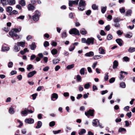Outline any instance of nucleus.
Listing matches in <instances>:
<instances>
[{
	"mask_svg": "<svg viewBox=\"0 0 135 135\" xmlns=\"http://www.w3.org/2000/svg\"><path fill=\"white\" fill-rule=\"evenodd\" d=\"M21 31V28H14L12 29L11 31L9 32V34L10 36L13 37L14 40L18 39L20 38L19 36L16 33L19 32Z\"/></svg>",
	"mask_w": 135,
	"mask_h": 135,
	"instance_id": "1",
	"label": "nucleus"
},
{
	"mask_svg": "<svg viewBox=\"0 0 135 135\" xmlns=\"http://www.w3.org/2000/svg\"><path fill=\"white\" fill-rule=\"evenodd\" d=\"M40 15V13L37 11H36L35 13V15L32 16L33 19L34 21H38Z\"/></svg>",
	"mask_w": 135,
	"mask_h": 135,
	"instance_id": "2",
	"label": "nucleus"
},
{
	"mask_svg": "<svg viewBox=\"0 0 135 135\" xmlns=\"http://www.w3.org/2000/svg\"><path fill=\"white\" fill-rule=\"evenodd\" d=\"M70 34H74L75 35H80L79 31L76 28H73L71 29L69 31Z\"/></svg>",
	"mask_w": 135,
	"mask_h": 135,
	"instance_id": "3",
	"label": "nucleus"
},
{
	"mask_svg": "<svg viewBox=\"0 0 135 135\" xmlns=\"http://www.w3.org/2000/svg\"><path fill=\"white\" fill-rule=\"evenodd\" d=\"M33 112V111L31 109H28L27 108H25V109L22 111L21 113V114L24 115H27L28 113H32Z\"/></svg>",
	"mask_w": 135,
	"mask_h": 135,
	"instance_id": "4",
	"label": "nucleus"
},
{
	"mask_svg": "<svg viewBox=\"0 0 135 135\" xmlns=\"http://www.w3.org/2000/svg\"><path fill=\"white\" fill-rule=\"evenodd\" d=\"M94 110V109H90L87 112H85V114L87 117H89L90 116L93 115Z\"/></svg>",
	"mask_w": 135,
	"mask_h": 135,
	"instance_id": "5",
	"label": "nucleus"
},
{
	"mask_svg": "<svg viewBox=\"0 0 135 135\" xmlns=\"http://www.w3.org/2000/svg\"><path fill=\"white\" fill-rule=\"evenodd\" d=\"M94 38L92 37L87 38L86 44L88 45H90L91 44L93 45L94 44Z\"/></svg>",
	"mask_w": 135,
	"mask_h": 135,
	"instance_id": "6",
	"label": "nucleus"
},
{
	"mask_svg": "<svg viewBox=\"0 0 135 135\" xmlns=\"http://www.w3.org/2000/svg\"><path fill=\"white\" fill-rule=\"evenodd\" d=\"M79 0H76L74 1H69V5L70 7H72L73 4L77 5L78 4Z\"/></svg>",
	"mask_w": 135,
	"mask_h": 135,
	"instance_id": "7",
	"label": "nucleus"
},
{
	"mask_svg": "<svg viewBox=\"0 0 135 135\" xmlns=\"http://www.w3.org/2000/svg\"><path fill=\"white\" fill-rule=\"evenodd\" d=\"M25 121V123L29 124L33 123L34 122V119L31 118L26 119Z\"/></svg>",
	"mask_w": 135,
	"mask_h": 135,
	"instance_id": "8",
	"label": "nucleus"
},
{
	"mask_svg": "<svg viewBox=\"0 0 135 135\" xmlns=\"http://www.w3.org/2000/svg\"><path fill=\"white\" fill-rule=\"evenodd\" d=\"M93 125L96 127L99 125V122L97 119H94L92 122Z\"/></svg>",
	"mask_w": 135,
	"mask_h": 135,
	"instance_id": "9",
	"label": "nucleus"
},
{
	"mask_svg": "<svg viewBox=\"0 0 135 135\" xmlns=\"http://www.w3.org/2000/svg\"><path fill=\"white\" fill-rule=\"evenodd\" d=\"M18 46L17 43L15 44L14 47V50L15 52H18L20 50V48Z\"/></svg>",
	"mask_w": 135,
	"mask_h": 135,
	"instance_id": "10",
	"label": "nucleus"
},
{
	"mask_svg": "<svg viewBox=\"0 0 135 135\" xmlns=\"http://www.w3.org/2000/svg\"><path fill=\"white\" fill-rule=\"evenodd\" d=\"M36 73L35 71H33L29 72L27 75L28 78H30L33 76L34 74Z\"/></svg>",
	"mask_w": 135,
	"mask_h": 135,
	"instance_id": "11",
	"label": "nucleus"
},
{
	"mask_svg": "<svg viewBox=\"0 0 135 135\" xmlns=\"http://www.w3.org/2000/svg\"><path fill=\"white\" fill-rule=\"evenodd\" d=\"M118 65V61L116 60H114L113 62V68L114 69H116L117 68Z\"/></svg>",
	"mask_w": 135,
	"mask_h": 135,
	"instance_id": "12",
	"label": "nucleus"
},
{
	"mask_svg": "<svg viewBox=\"0 0 135 135\" xmlns=\"http://www.w3.org/2000/svg\"><path fill=\"white\" fill-rule=\"evenodd\" d=\"M58 98V95L56 93H54L52 94V96L51 97V100L52 101H54V100L53 99V98H55L57 99Z\"/></svg>",
	"mask_w": 135,
	"mask_h": 135,
	"instance_id": "13",
	"label": "nucleus"
},
{
	"mask_svg": "<svg viewBox=\"0 0 135 135\" xmlns=\"http://www.w3.org/2000/svg\"><path fill=\"white\" fill-rule=\"evenodd\" d=\"M115 41L117 43H118L120 46H122L123 41L121 39L118 38Z\"/></svg>",
	"mask_w": 135,
	"mask_h": 135,
	"instance_id": "14",
	"label": "nucleus"
},
{
	"mask_svg": "<svg viewBox=\"0 0 135 135\" xmlns=\"http://www.w3.org/2000/svg\"><path fill=\"white\" fill-rule=\"evenodd\" d=\"M17 44L19 46L24 47L25 46V41H21L18 42Z\"/></svg>",
	"mask_w": 135,
	"mask_h": 135,
	"instance_id": "15",
	"label": "nucleus"
},
{
	"mask_svg": "<svg viewBox=\"0 0 135 135\" xmlns=\"http://www.w3.org/2000/svg\"><path fill=\"white\" fill-rule=\"evenodd\" d=\"M29 11H32L35 9V7L31 4H29L27 7Z\"/></svg>",
	"mask_w": 135,
	"mask_h": 135,
	"instance_id": "16",
	"label": "nucleus"
},
{
	"mask_svg": "<svg viewBox=\"0 0 135 135\" xmlns=\"http://www.w3.org/2000/svg\"><path fill=\"white\" fill-rule=\"evenodd\" d=\"M99 53L100 54H105V50L102 47H100L98 49Z\"/></svg>",
	"mask_w": 135,
	"mask_h": 135,
	"instance_id": "17",
	"label": "nucleus"
},
{
	"mask_svg": "<svg viewBox=\"0 0 135 135\" xmlns=\"http://www.w3.org/2000/svg\"><path fill=\"white\" fill-rule=\"evenodd\" d=\"M1 1L2 5L4 6H6L8 3V1L7 0H1Z\"/></svg>",
	"mask_w": 135,
	"mask_h": 135,
	"instance_id": "18",
	"label": "nucleus"
},
{
	"mask_svg": "<svg viewBox=\"0 0 135 135\" xmlns=\"http://www.w3.org/2000/svg\"><path fill=\"white\" fill-rule=\"evenodd\" d=\"M80 32L81 34L83 35H85L87 33V31L84 28L81 29L80 30Z\"/></svg>",
	"mask_w": 135,
	"mask_h": 135,
	"instance_id": "19",
	"label": "nucleus"
},
{
	"mask_svg": "<svg viewBox=\"0 0 135 135\" xmlns=\"http://www.w3.org/2000/svg\"><path fill=\"white\" fill-rule=\"evenodd\" d=\"M8 112L9 113L11 114H12L14 113L15 111L14 109L12 107L9 108Z\"/></svg>",
	"mask_w": 135,
	"mask_h": 135,
	"instance_id": "20",
	"label": "nucleus"
},
{
	"mask_svg": "<svg viewBox=\"0 0 135 135\" xmlns=\"http://www.w3.org/2000/svg\"><path fill=\"white\" fill-rule=\"evenodd\" d=\"M86 5L85 1L83 0H80L79 2V5H81L84 7Z\"/></svg>",
	"mask_w": 135,
	"mask_h": 135,
	"instance_id": "21",
	"label": "nucleus"
},
{
	"mask_svg": "<svg viewBox=\"0 0 135 135\" xmlns=\"http://www.w3.org/2000/svg\"><path fill=\"white\" fill-rule=\"evenodd\" d=\"M30 47L31 50H34L36 47V46L35 43L34 42H33L32 43V44L30 45Z\"/></svg>",
	"mask_w": 135,
	"mask_h": 135,
	"instance_id": "22",
	"label": "nucleus"
},
{
	"mask_svg": "<svg viewBox=\"0 0 135 135\" xmlns=\"http://www.w3.org/2000/svg\"><path fill=\"white\" fill-rule=\"evenodd\" d=\"M12 10V8L11 7L8 6L6 7V11L9 13V15H10V13L11 12V11Z\"/></svg>",
	"mask_w": 135,
	"mask_h": 135,
	"instance_id": "23",
	"label": "nucleus"
},
{
	"mask_svg": "<svg viewBox=\"0 0 135 135\" xmlns=\"http://www.w3.org/2000/svg\"><path fill=\"white\" fill-rule=\"evenodd\" d=\"M94 55V54L93 52L92 51H90L86 53L85 54V56L87 57H90L91 56H93Z\"/></svg>",
	"mask_w": 135,
	"mask_h": 135,
	"instance_id": "24",
	"label": "nucleus"
},
{
	"mask_svg": "<svg viewBox=\"0 0 135 135\" xmlns=\"http://www.w3.org/2000/svg\"><path fill=\"white\" fill-rule=\"evenodd\" d=\"M42 123L40 121H38L37 122V126L36 127V128L38 129L40 128L42 125Z\"/></svg>",
	"mask_w": 135,
	"mask_h": 135,
	"instance_id": "25",
	"label": "nucleus"
},
{
	"mask_svg": "<svg viewBox=\"0 0 135 135\" xmlns=\"http://www.w3.org/2000/svg\"><path fill=\"white\" fill-rule=\"evenodd\" d=\"M60 61V59H54L52 60L53 63L54 64H58L59 62Z\"/></svg>",
	"mask_w": 135,
	"mask_h": 135,
	"instance_id": "26",
	"label": "nucleus"
},
{
	"mask_svg": "<svg viewBox=\"0 0 135 135\" xmlns=\"http://www.w3.org/2000/svg\"><path fill=\"white\" fill-rule=\"evenodd\" d=\"M9 47H8L3 46L2 48V50L3 51H7L9 50Z\"/></svg>",
	"mask_w": 135,
	"mask_h": 135,
	"instance_id": "27",
	"label": "nucleus"
},
{
	"mask_svg": "<svg viewBox=\"0 0 135 135\" xmlns=\"http://www.w3.org/2000/svg\"><path fill=\"white\" fill-rule=\"evenodd\" d=\"M8 3L10 5H13L16 4V1L15 0H9L8 1Z\"/></svg>",
	"mask_w": 135,
	"mask_h": 135,
	"instance_id": "28",
	"label": "nucleus"
},
{
	"mask_svg": "<svg viewBox=\"0 0 135 135\" xmlns=\"http://www.w3.org/2000/svg\"><path fill=\"white\" fill-rule=\"evenodd\" d=\"M125 36L126 38H130L132 36V33L131 32H130L129 33L126 34Z\"/></svg>",
	"mask_w": 135,
	"mask_h": 135,
	"instance_id": "29",
	"label": "nucleus"
},
{
	"mask_svg": "<svg viewBox=\"0 0 135 135\" xmlns=\"http://www.w3.org/2000/svg\"><path fill=\"white\" fill-rule=\"evenodd\" d=\"M120 87L123 88H125L126 87V85L125 83L123 82H121L120 83Z\"/></svg>",
	"mask_w": 135,
	"mask_h": 135,
	"instance_id": "30",
	"label": "nucleus"
},
{
	"mask_svg": "<svg viewBox=\"0 0 135 135\" xmlns=\"http://www.w3.org/2000/svg\"><path fill=\"white\" fill-rule=\"evenodd\" d=\"M51 53L53 55L56 54L57 53V51L56 49H53L51 51Z\"/></svg>",
	"mask_w": 135,
	"mask_h": 135,
	"instance_id": "31",
	"label": "nucleus"
},
{
	"mask_svg": "<svg viewBox=\"0 0 135 135\" xmlns=\"http://www.w3.org/2000/svg\"><path fill=\"white\" fill-rule=\"evenodd\" d=\"M85 69L84 68H82L80 70V73L81 75H84V74Z\"/></svg>",
	"mask_w": 135,
	"mask_h": 135,
	"instance_id": "32",
	"label": "nucleus"
},
{
	"mask_svg": "<svg viewBox=\"0 0 135 135\" xmlns=\"http://www.w3.org/2000/svg\"><path fill=\"white\" fill-rule=\"evenodd\" d=\"M101 12L102 13H104L107 9V7L105 6L104 7H101Z\"/></svg>",
	"mask_w": 135,
	"mask_h": 135,
	"instance_id": "33",
	"label": "nucleus"
},
{
	"mask_svg": "<svg viewBox=\"0 0 135 135\" xmlns=\"http://www.w3.org/2000/svg\"><path fill=\"white\" fill-rule=\"evenodd\" d=\"M128 51L129 52H133L135 51V47H130L128 50Z\"/></svg>",
	"mask_w": 135,
	"mask_h": 135,
	"instance_id": "34",
	"label": "nucleus"
},
{
	"mask_svg": "<svg viewBox=\"0 0 135 135\" xmlns=\"http://www.w3.org/2000/svg\"><path fill=\"white\" fill-rule=\"evenodd\" d=\"M86 132L85 130L83 129H81V131L79 133V134L80 135H81L83 134H85L86 133Z\"/></svg>",
	"mask_w": 135,
	"mask_h": 135,
	"instance_id": "35",
	"label": "nucleus"
},
{
	"mask_svg": "<svg viewBox=\"0 0 135 135\" xmlns=\"http://www.w3.org/2000/svg\"><path fill=\"white\" fill-rule=\"evenodd\" d=\"M123 61L125 62H128L129 60V59L128 57L127 56H125L123 58Z\"/></svg>",
	"mask_w": 135,
	"mask_h": 135,
	"instance_id": "36",
	"label": "nucleus"
},
{
	"mask_svg": "<svg viewBox=\"0 0 135 135\" xmlns=\"http://www.w3.org/2000/svg\"><path fill=\"white\" fill-rule=\"evenodd\" d=\"M132 13L131 10L129 9L127 10L126 13V15L127 16H131Z\"/></svg>",
	"mask_w": 135,
	"mask_h": 135,
	"instance_id": "37",
	"label": "nucleus"
},
{
	"mask_svg": "<svg viewBox=\"0 0 135 135\" xmlns=\"http://www.w3.org/2000/svg\"><path fill=\"white\" fill-rule=\"evenodd\" d=\"M20 3L22 6H25L26 5L25 1L24 0H21L20 2Z\"/></svg>",
	"mask_w": 135,
	"mask_h": 135,
	"instance_id": "38",
	"label": "nucleus"
},
{
	"mask_svg": "<svg viewBox=\"0 0 135 135\" xmlns=\"http://www.w3.org/2000/svg\"><path fill=\"white\" fill-rule=\"evenodd\" d=\"M84 8L85 7L81 5H79L78 9L80 11H83L84 9Z\"/></svg>",
	"mask_w": 135,
	"mask_h": 135,
	"instance_id": "39",
	"label": "nucleus"
},
{
	"mask_svg": "<svg viewBox=\"0 0 135 135\" xmlns=\"http://www.w3.org/2000/svg\"><path fill=\"white\" fill-rule=\"evenodd\" d=\"M75 48V46H73L72 45H71L69 48V50L70 51H72L74 50Z\"/></svg>",
	"mask_w": 135,
	"mask_h": 135,
	"instance_id": "40",
	"label": "nucleus"
},
{
	"mask_svg": "<svg viewBox=\"0 0 135 135\" xmlns=\"http://www.w3.org/2000/svg\"><path fill=\"white\" fill-rule=\"evenodd\" d=\"M74 64H72L71 65H68L67 66L66 68L68 69H71L73 68L74 67Z\"/></svg>",
	"mask_w": 135,
	"mask_h": 135,
	"instance_id": "41",
	"label": "nucleus"
},
{
	"mask_svg": "<svg viewBox=\"0 0 135 135\" xmlns=\"http://www.w3.org/2000/svg\"><path fill=\"white\" fill-rule=\"evenodd\" d=\"M49 44L48 41H45L44 44V46L45 47H46L49 46Z\"/></svg>",
	"mask_w": 135,
	"mask_h": 135,
	"instance_id": "42",
	"label": "nucleus"
},
{
	"mask_svg": "<svg viewBox=\"0 0 135 135\" xmlns=\"http://www.w3.org/2000/svg\"><path fill=\"white\" fill-rule=\"evenodd\" d=\"M90 85L89 83H87L85 84L84 88L86 89H88L90 87Z\"/></svg>",
	"mask_w": 135,
	"mask_h": 135,
	"instance_id": "43",
	"label": "nucleus"
},
{
	"mask_svg": "<svg viewBox=\"0 0 135 135\" xmlns=\"http://www.w3.org/2000/svg\"><path fill=\"white\" fill-rule=\"evenodd\" d=\"M113 38L112 35L110 34H108L107 37V38L108 40H111Z\"/></svg>",
	"mask_w": 135,
	"mask_h": 135,
	"instance_id": "44",
	"label": "nucleus"
},
{
	"mask_svg": "<svg viewBox=\"0 0 135 135\" xmlns=\"http://www.w3.org/2000/svg\"><path fill=\"white\" fill-rule=\"evenodd\" d=\"M55 121H52L50 122L49 126L51 127H52L55 125Z\"/></svg>",
	"mask_w": 135,
	"mask_h": 135,
	"instance_id": "45",
	"label": "nucleus"
},
{
	"mask_svg": "<svg viewBox=\"0 0 135 135\" xmlns=\"http://www.w3.org/2000/svg\"><path fill=\"white\" fill-rule=\"evenodd\" d=\"M108 73H107L105 74V76L104 77V80L105 81H107L109 78V76L108 75Z\"/></svg>",
	"mask_w": 135,
	"mask_h": 135,
	"instance_id": "46",
	"label": "nucleus"
},
{
	"mask_svg": "<svg viewBox=\"0 0 135 135\" xmlns=\"http://www.w3.org/2000/svg\"><path fill=\"white\" fill-rule=\"evenodd\" d=\"M92 7L93 9L95 10L97 9L98 6L95 4H93L92 6Z\"/></svg>",
	"mask_w": 135,
	"mask_h": 135,
	"instance_id": "47",
	"label": "nucleus"
},
{
	"mask_svg": "<svg viewBox=\"0 0 135 135\" xmlns=\"http://www.w3.org/2000/svg\"><path fill=\"white\" fill-rule=\"evenodd\" d=\"M13 63L11 61H10L9 62L8 64V67L9 68H11L12 67L13 65Z\"/></svg>",
	"mask_w": 135,
	"mask_h": 135,
	"instance_id": "48",
	"label": "nucleus"
},
{
	"mask_svg": "<svg viewBox=\"0 0 135 135\" xmlns=\"http://www.w3.org/2000/svg\"><path fill=\"white\" fill-rule=\"evenodd\" d=\"M113 21L114 23H119L120 20L118 18H115L113 19Z\"/></svg>",
	"mask_w": 135,
	"mask_h": 135,
	"instance_id": "49",
	"label": "nucleus"
},
{
	"mask_svg": "<svg viewBox=\"0 0 135 135\" xmlns=\"http://www.w3.org/2000/svg\"><path fill=\"white\" fill-rule=\"evenodd\" d=\"M114 26L116 28H119L120 25L119 23H114Z\"/></svg>",
	"mask_w": 135,
	"mask_h": 135,
	"instance_id": "50",
	"label": "nucleus"
},
{
	"mask_svg": "<svg viewBox=\"0 0 135 135\" xmlns=\"http://www.w3.org/2000/svg\"><path fill=\"white\" fill-rule=\"evenodd\" d=\"M33 66L31 64H30L27 67V69L28 71H30V70L32 68Z\"/></svg>",
	"mask_w": 135,
	"mask_h": 135,
	"instance_id": "51",
	"label": "nucleus"
},
{
	"mask_svg": "<svg viewBox=\"0 0 135 135\" xmlns=\"http://www.w3.org/2000/svg\"><path fill=\"white\" fill-rule=\"evenodd\" d=\"M126 129L125 128H120L118 130V132H122L123 131H125Z\"/></svg>",
	"mask_w": 135,
	"mask_h": 135,
	"instance_id": "52",
	"label": "nucleus"
},
{
	"mask_svg": "<svg viewBox=\"0 0 135 135\" xmlns=\"http://www.w3.org/2000/svg\"><path fill=\"white\" fill-rule=\"evenodd\" d=\"M115 81V78H112L109 80V82L110 83H112Z\"/></svg>",
	"mask_w": 135,
	"mask_h": 135,
	"instance_id": "53",
	"label": "nucleus"
},
{
	"mask_svg": "<svg viewBox=\"0 0 135 135\" xmlns=\"http://www.w3.org/2000/svg\"><path fill=\"white\" fill-rule=\"evenodd\" d=\"M76 79L77 81H80L81 80V76L79 75H77L76 76Z\"/></svg>",
	"mask_w": 135,
	"mask_h": 135,
	"instance_id": "54",
	"label": "nucleus"
},
{
	"mask_svg": "<svg viewBox=\"0 0 135 135\" xmlns=\"http://www.w3.org/2000/svg\"><path fill=\"white\" fill-rule=\"evenodd\" d=\"M18 13V12L16 10H13L12 12L10 13V15H12V14H17Z\"/></svg>",
	"mask_w": 135,
	"mask_h": 135,
	"instance_id": "55",
	"label": "nucleus"
},
{
	"mask_svg": "<svg viewBox=\"0 0 135 135\" xmlns=\"http://www.w3.org/2000/svg\"><path fill=\"white\" fill-rule=\"evenodd\" d=\"M62 37L63 38H65L67 37L66 33L65 32H64L62 34Z\"/></svg>",
	"mask_w": 135,
	"mask_h": 135,
	"instance_id": "56",
	"label": "nucleus"
},
{
	"mask_svg": "<svg viewBox=\"0 0 135 135\" xmlns=\"http://www.w3.org/2000/svg\"><path fill=\"white\" fill-rule=\"evenodd\" d=\"M119 11L121 13H123L125 12V11L124 8H122L119 9Z\"/></svg>",
	"mask_w": 135,
	"mask_h": 135,
	"instance_id": "57",
	"label": "nucleus"
},
{
	"mask_svg": "<svg viewBox=\"0 0 135 135\" xmlns=\"http://www.w3.org/2000/svg\"><path fill=\"white\" fill-rule=\"evenodd\" d=\"M37 95V94L36 93H35L32 95L31 96L32 97L33 99V100L35 99Z\"/></svg>",
	"mask_w": 135,
	"mask_h": 135,
	"instance_id": "58",
	"label": "nucleus"
},
{
	"mask_svg": "<svg viewBox=\"0 0 135 135\" xmlns=\"http://www.w3.org/2000/svg\"><path fill=\"white\" fill-rule=\"evenodd\" d=\"M100 33V34L102 36H105L106 35L105 33L102 30H101Z\"/></svg>",
	"mask_w": 135,
	"mask_h": 135,
	"instance_id": "59",
	"label": "nucleus"
},
{
	"mask_svg": "<svg viewBox=\"0 0 135 135\" xmlns=\"http://www.w3.org/2000/svg\"><path fill=\"white\" fill-rule=\"evenodd\" d=\"M25 17V16H24L22 15L18 17L17 18V19H20L22 20H23L24 19Z\"/></svg>",
	"mask_w": 135,
	"mask_h": 135,
	"instance_id": "60",
	"label": "nucleus"
},
{
	"mask_svg": "<svg viewBox=\"0 0 135 135\" xmlns=\"http://www.w3.org/2000/svg\"><path fill=\"white\" fill-rule=\"evenodd\" d=\"M81 42L83 43H86V44L87 40L85 38H81Z\"/></svg>",
	"mask_w": 135,
	"mask_h": 135,
	"instance_id": "61",
	"label": "nucleus"
},
{
	"mask_svg": "<svg viewBox=\"0 0 135 135\" xmlns=\"http://www.w3.org/2000/svg\"><path fill=\"white\" fill-rule=\"evenodd\" d=\"M97 62L96 61L93 63V65L92 66V67L93 68V69H94L95 68V67L97 65Z\"/></svg>",
	"mask_w": 135,
	"mask_h": 135,
	"instance_id": "62",
	"label": "nucleus"
},
{
	"mask_svg": "<svg viewBox=\"0 0 135 135\" xmlns=\"http://www.w3.org/2000/svg\"><path fill=\"white\" fill-rule=\"evenodd\" d=\"M22 133L23 134H25L26 133L27 131L25 129H22L21 130Z\"/></svg>",
	"mask_w": 135,
	"mask_h": 135,
	"instance_id": "63",
	"label": "nucleus"
},
{
	"mask_svg": "<svg viewBox=\"0 0 135 135\" xmlns=\"http://www.w3.org/2000/svg\"><path fill=\"white\" fill-rule=\"evenodd\" d=\"M82 95L81 94H78L76 97V99H79L80 98L82 97Z\"/></svg>",
	"mask_w": 135,
	"mask_h": 135,
	"instance_id": "64",
	"label": "nucleus"
}]
</instances>
